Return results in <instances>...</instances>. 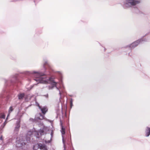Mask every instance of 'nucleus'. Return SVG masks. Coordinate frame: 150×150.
<instances>
[{
    "mask_svg": "<svg viewBox=\"0 0 150 150\" xmlns=\"http://www.w3.org/2000/svg\"><path fill=\"white\" fill-rule=\"evenodd\" d=\"M28 74H32L33 76H34V79L38 83H40L47 84L50 83L52 85V87L55 86L57 83L51 77L44 75L43 73L34 71L33 72H28Z\"/></svg>",
    "mask_w": 150,
    "mask_h": 150,
    "instance_id": "nucleus-1",
    "label": "nucleus"
},
{
    "mask_svg": "<svg viewBox=\"0 0 150 150\" xmlns=\"http://www.w3.org/2000/svg\"><path fill=\"white\" fill-rule=\"evenodd\" d=\"M34 132H32L30 130L29 131L26 135L25 140L23 139V138L20 139L17 138L16 141V146L17 147H21L24 145H25L26 143L25 142L29 141L30 140V137L31 136L34 134Z\"/></svg>",
    "mask_w": 150,
    "mask_h": 150,
    "instance_id": "nucleus-2",
    "label": "nucleus"
},
{
    "mask_svg": "<svg viewBox=\"0 0 150 150\" xmlns=\"http://www.w3.org/2000/svg\"><path fill=\"white\" fill-rule=\"evenodd\" d=\"M140 3V0H125L124 2L123 6L125 8L135 6Z\"/></svg>",
    "mask_w": 150,
    "mask_h": 150,
    "instance_id": "nucleus-3",
    "label": "nucleus"
},
{
    "mask_svg": "<svg viewBox=\"0 0 150 150\" xmlns=\"http://www.w3.org/2000/svg\"><path fill=\"white\" fill-rule=\"evenodd\" d=\"M146 40L145 38H142L134 42L130 45H128V47L131 48H133L137 46L139 44L142 43V42L146 41Z\"/></svg>",
    "mask_w": 150,
    "mask_h": 150,
    "instance_id": "nucleus-4",
    "label": "nucleus"
},
{
    "mask_svg": "<svg viewBox=\"0 0 150 150\" xmlns=\"http://www.w3.org/2000/svg\"><path fill=\"white\" fill-rule=\"evenodd\" d=\"M33 149L34 150H47L46 145L40 143L34 146Z\"/></svg>",
    "mask_w": 150,
    "mask_h": 150,
    "instance_id": "nucleus-5",
    "label": "nucleus"
},
{
    "mask_svg": "<svg viewBox=\"0 0 150 150\" xmlns=\"http://www.w3.org/2000/svg\"><path fill=\"white\" fill-rule=\"evenodd\" d=\"M59 83L60 85V87H59V88H58L57 87H56L57 89L59 90V94L61 96L62 94V93L63 92V90L64 89V87L62 81V79H61L59 81Z\"/></svg>",
    "mask_w": 150,
    "mask_h": 150,
    "instance_id": "nucleus-6",
    "label": "nucleus"
},
{
    "mask_svg": "<svg viewBox=\"0 0 150 150\" xmlns=\"http://www.w3.org/2000/svg\"><path fill=\"white\" fill-rule=\"evenodd\" d=\"M60 125H61V129L60 130L61 132L62 135V141L64 144V135L65 134V128L63 127L62 125V123L61 122Z\"/></svg>",
    "mask_w": 150,
    "mask_h": 150,
    "instance_id": "nucleus-7",
    "label": "nucleus"
},
{
    "mask_svg": "<svg viewBox=\"0 0 150 150\" xmlns=\"http://www.w3.org/2000/svg\"><path fill=\"white\" fill-rule=\"evenodd\" d=\"M44 132V131L42 129H40V130L37 132L35 130L34 131V135L37 138H39L40 135H42Z\"/></svg>",
    "mask_w": 150,
    "mask_h": 150,
    "instance_id": "nucleus-8",
    "label": "nucleus"
},
{
    "mask_svg": "<svg viewBox=\"0 0 150 150\" xmlns=\"http://www.w3.org/2000/svg\"><path fill=\"white\" fill-rule=\"evenodd\" d=\"M38 106L39 109L41 110L42 113L44 114H45L46 112L47 111L48 109L47 108L46 106H44L42 107H41L39 106L38 104Z\"/></svg>",
    "mask_w": 150,
    "mask_h": 150,
    "instance_id": "nucleus-9",
    "label": "nucleus"
},
{
    "mask_svg": "<svg viewBox=\"0 0 150 150\" xmlns=\"http://www.w3.org/2000/svg\"><path fill=\"white\" fill-rule=\"evenodd\" d=\"M20 121H18L16 123V125L14 129V131L16 132L19 130V129L20 127Z\"/></svg>",
    "mask_w": 150,
    "mask_h": 150,
    "instance_id": "nucleus-10",
    "label": "nucleus"
},
{
    "mask_svg": "<svg viewBox=\"0 0 150 150\" xmlns=\"http://www.w3.org/2000/svg\"><path fill=\"white\" fill-rule=\"evenodd\" d=\"M145 135L146 137H148L150 134V128L147 127L145 130Z\"/></svg>",
    "mask_w": 150,
    "mask_h": 150,
    "instance_id": "nucleus-11",
    "label": "nucleus"
},
{
    "mask_svg": "<svg viewBox=\"0 0 150 150\" xmlns=\"http://www.w3.org/2000/svg\"><path fill=\"white\" fill-rule=\"evenodd\" d=\"M39 115L40 117H39L36 118L35 119V120H38V119L42 120L44 119V115H43L41 114H40Z\"/></svg>",
    "mask_w": 150,
    "mask_h": 150,
    "instance_id": "nucleus-12",
    "label": "nucleus"
},
{
    "mask_svg": "<svg viewBox=\"0 0 150 150\" xmlns=\"http://www.w3.org/2000/svg\"><path fill=\"white\" fill-rule=\"evenodd\" d=\"M46 66H47L48 67H49L50 68H50V65H49V64L48 62L47 61H46L44 64V67L45 68L46 67Z\"/></svg>",
    "mask_w": 150,
    "mask_h": 150,
    "instance_id": "nucleus-13",
    "label": "nucleus"
},
{
    "mask_svg": "<svg viewBox=\"0 0 150 150\" xmlns=\"http://www.w3.org/2000/svg\"><path fill=\"white\" fill-rule=\"evenodd\" d=\"M13 108L12 107H10V108H9V111H8V115H7V118L6 119V120H7V119H8V117L10 113L13 111Z\"/></svg>",
    "mask_w": 150,
    "mask_h": 150,
    "instance_id": "nucleus-14",
    "label": "nucleus"
},
{
    "mask_svg": "<svg viewBox=\"0 0 150 150\" xmlns=\"http://www.w3.org/2000/svg\"><path fill=\"white\" fill-rule=\"evenodd\" d=\"M24 96V93L20 94L18 95V98L19 99H22Z\"/></svg>",
    "mask_w": 150,
    "mask_h": 150,
    "instance_id": "nucleus-15",
    "label": "nucleus"
},
{
    "mask_svg": "<svg viewBox=\"0 0 150 150\" xmlns=\"http://www.w3.org/2000/svg\"><path fill=\"white\" fill-rule=\"evenodd\" d=\"M5 116L4 114H1L0 115V118H5Z\"/></svg>",
    "mask_w": 150,
    "mask_h": 150,
    "instance_id": "nucleus-16",
    "label": "nucleus"
},
{
    "mask_svg": "<svg viewBox=\"0 0 150 150\" xmlns=\"http://www.w3.org/2000/svg\"><path fill=\"white\" fill-rule=\"evenodd\" d=\"M70 105L71 106V107L72 106H73V100L72 99H71L70 101Z\"/></svg>",
    "mask_w": 150,
    "mask_h": 150,
    "instance_id": "nucleus-17",
    "label": "nucleus"
},
{
    "mask_svg": "<svg viewBox=\"0 0 150 150\" xmlns=\"http://www.w3.org/2000/svg\"><path fill=\"white\" fill-rule=\"evenodd\" d=\"M53 131H52L51 132V137H53Z\"/></svg>",
    "mask_w": 150,
    "mask_h": 150,
    "instance_id": "nucleus-18",
    "label": "nucleus"
},
{
    "mask_svg": "<svg viewBox=\"0 0 150 150\" xmlns=\"http://www.w3.org/2000/svg\"><path fill=\"white\" fill-rule=\"evenodd\" d=\"M6 121H5L4 123V126H3V127H4V126H5V125H6Z\"/></svg>",
    "mask_w": 150,
    "mask_h": 150,
    "instance_id": "nucleus-19",
    "label": "nucleus"
},
{
    "mask_svg": "<svg viewBox=\"0 0 150 150\" xmlns=\"http://www.w3.org/2000/svg\"><path fill=\"white\" fill-rule=\"evenodd\" d=\"M0 139L1 140H2L3 139V137L2 136H1L0 138Z\"/></svg>",
    "mask_w": 150,
    "mask_h": 150,
    "instance_id": "nucleus-20",
    "label": "nucleus"
},
{
    "mask_svg": "<svg viewBox=\"0 0 150 150\" xmlns=\"http://www.w3.org/2000/svg\"><path fill=\"white\" fill-rule=\"evenodd\" d=\"M50 140H48L47 141H45V142L46 143H50Z\"/></svg>",
    "mask_w": 150,
    "mask_h": 150,
    "instance_id": "nucleus-21",
    "label": "nucleus"
},
{
    "mask_svg": "<svg viewBox=\"0 0 150 150\" xmlns=\"http://www.w3.org/2000/svg\"><path fill=\"white\" fill-rule=\"evenodd\" d=\"M2 122V120L1 119H0V123H1Z\"/></svg>",
    "mask_w": 150,
    "mask_h": 150,
    "instance_id": "nucleus-22",
    "label": "nucleus"
},
{
    "mask_svg": "<svg viewBox=\"0 0 150 150\" xmlns=\"http://www.w3.org/2000/svg\"><path fill=\"white\" fill-rule=\"evenodd\" d=\"M59 74L60 75H61V74L60 72H59Z\"/></svg>",
    "mask_w": 150,
    "mask_h": 150,
    "instance_id": "nucleus-23",
    "label": "nucleus"
}]
</instances>
